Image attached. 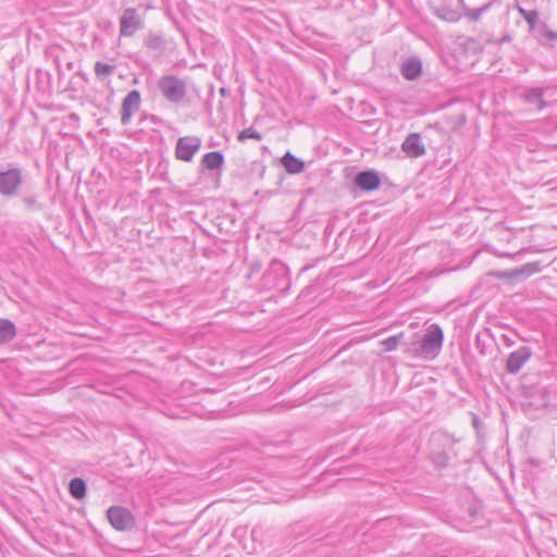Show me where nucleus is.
Here are the masks:
<instances>
[{"instance_id": "nucleus-1", "label": "nucleus", "mask_w": 557, "mask_h": 557, "mask_svg": "<svg viewBox=\"0 0 557 557\" xmlns=\"http://www.w3.org/2000/svg\"><path fill=\"white\" fill-rule=\"evenodd\" d=\"M162 95L171 102H180L186 95V86L175 76H164L159 82Z\"/></svg>"}, {"instance_id": "nucleus-2", "label": "nucleus", "mask_w": 557, "mask_h": 557, "mask_svg": "<svg viewBox=\"0 0 557 557\" xmlns=\"http://www.w3.org/2000/svg\"><path fill=\"white\" fill-rule=\"evenodd\" d=\"M107 516L111 525L117 531H126L134 524L133 515L120 506L109 508Z\"/></svg>"}, {"instance_id": "nucleus-3", "label": "nucleus", "mask_w": 557, "mask_h": 557, "mask_svg": "<svg viewBox=\"0 0 557 557\" xmlns=\"http://www.w3.org/2000/svg\"><path fill=\"white\" fill-rule=\"evenodd\" d=\"M200 148V139L185 136L178 139L175 154L178 160L189 162Z\"/></svg>"}, {"instance_id": "nucleus-4", "label": "nucleus", "mask_w": 557, "mask_h": 557, "mask_svg": "<svg viewBox=\"0 0 557 557\" xmlns=\"http://www.w3.org/2000/svg\"><path fill=\"white\" fill-rule=\"evenodd\" d=\"M443 332L437 325H431L422 342V351L426 356H433L442 346Z\"/></svg>"}, {"instance_id": "nucleus-5", "label": "nucleus", "mask_w": 557, "mask_h": 557, "mask_svg": "<svg viewBox=\"0 0 557 557\" xmlns=\"http://www.w3.org/2000/svg\"><path fill=\"white\" fill-rule=\"evenodd\" d=\"M21 172L16 169L0 172V194L3 196L14 194L21 185Z\"/></svg>"}, {"instance_id": "nucleus-6", "label": "nucleus", "mask_w": 557, "mask_h": 557, "mask_svg": "<svg viewBox=\"0 0 557 557\" xmlns=\"http://www.w3.org/2000/svg\"><path fill=\"white\" fill-rule=\"evenodd\" d=\"M140 106V94L137 90L131 91L123 101L122 117L123 124H127L134 112L138 111Z\"/></svg>"}, {"instance_id": "nucleus-7", "label": "nucleus", "mask_w": 557, "mask_h": 557, "mask_svg": "<svg viewBox=\"0 0 557 557\" xmlns=\"http://www.w3.org/2000/svg\"><path fill=\"white\" fill-rule=\"evenodd\" d=\"M401 148L410 158H419L424 154L425 148L419 134H410L404 140Z\"/></svg>"}, {"instance_id": "nucleus-8", "label": "nucleus", "mask_w": 557, "mask_h": 557, "mask_svg": "<svg viewBox=\"0 0 557 557\" xmlns=\"http://www.w3.org/2000/svg\"><path fill=\"white\" fill-rule=\"evenodd\" d=\"M140 24L139 16L135 10H126L121 18V35L132 36Z\"/></svg>"}, {"instance_id": "nucleus-9", "label": "nucleus", "mask_w": 557, "mask_h": 557, "mask_svg": "<svg viewBox=\"0 0 557 557\" xmlns=\"http://www.w3.org/2000/svg\"><path fill=\"white\" fill-rule=\"evenodd\" d=\"M530 352L525 348H521L511 352L507 359V371L510 373L518 372L522 366L529 360Z\"/></svg>"}, {"instance_id": "nucleus-10", "label": "nucleus", "mask_w": 557, "mask_h": 557, "mask_svg": "<svg viewBox=\"0 0 557 557\" xmlns=\"http://www.w3.org/2000/svg\"><path fill=\"white\" fill-rule=\"evenodd\" d=\"M355 183L363 190H374L380 185V180L374 172L366 171L357 174Z\"/></svg>"}, {"instance_id": "nucleus-11", "label": "nucleus", "mask_w": 557, "mask_h": 557, "mask_svg": "<svg viewBox=\"0 0 557 557\" xmlns=\"http://www.w3.org/2000/svg\"><path fill=\"white\" fill-rule=\"evenodd\" d=\"M281 163L289 174H299L305 169V163L290 152H286L282 157Z\"/></svg>"}, {"instance_id": "nucleus-12", "label": "nucleus", "mask_w": 557, "mask_h": 557, "mask_svg": "<svg viewBox=\"0 0 557 557\" xmlns=\"http://www.w3.org/2000/svg\"><path fill=\"white\" fill-rule=\"evenodd\" d=\"M400 70L406 79L412 81L421 75L422 64L419 60L410 59L403 63Z\"/></svg>"}, {"instance_id": "nucleus-13", "label": "nucleus", "mask_w": 557, "mask_h": 557, "mask_svg": "<svg viewBox=\"0 0 557 557\" xmlns=\"http://www.w3.org/2000/svg\"><path fill=\"white\" fill-rule=\"evenodd\" d=\"M15 335L14 323L7 319H0V345L12 341Z\"/></svg>"}, {"instance_id": "nucleus-14", "label": "nucleus", "mask_w": 557, "mask_h": 557, "mask_svg": "<svg viewBox=\"0 0 557 557\" xmlns=\"http://www.w3.org/2000/svg\"><path fill=\"white\" fill-rule=\"evenodd\" d=\"M203 165L209 170H215L223 163V156L220 152H209L202 158Z\"/></svg>"}, {"instance_id": "nucleus-15", "label": "nucleus", "mask_w": 557, "mask_h": 557, "mask_svg": "<svg viewBox=\"0 0 557 557\" xmlns=\"http://www.w3.org/2000/svg\"><path fill=\"white\" fill-rule=\"evenodd\" d=\"M86 485L82 479H73L70 482V493L74 498L81 499L85 496Z\"/></svg>"}, {"instance_id": "nucleus-16", "label": "nucleus", "mask_w": 557, "mask_h": 557, "mask_svg": "<svg viewBox=\"0 0 557 557\" xmlns=\"http://www.w3.org/2000/svg\"><path fill=\"white\" fill-rule=\"evenodd\" d=\"M403 336H404V334L400 333L399 335H394V336H391V337H388V338H386L384 341H381L380 342V346L382 348L381 351L382 352H389V351L395 350L398 347Z\"/></svg>"}, {"instance_id": "nucleus-17", "label": "nucleus", "mask_w": 557, "mask_h": 557, "mask_svg": "<svg viewBox=\"0 0 557 557\" xmlns=\"http://www.w3.org/2000/svg\"><path fill=\"white\" fill-rule=\"evenodd\" d=\"M237 139L239 141H245L246 139L261 140L262 139V135L257 129H255L253 127H249V128H246V129L242 131L238 134Z\"/></svg>"}, {"instance_id": "nucleus-18", "label": "nucleus", "mask_w": 557, "mask_h": 557, "mask_svg": "<svg viewBox=\"0 0 557 557\" xmlns=\"http://www.w3.org/2000/svg\"><path fill=\"white\" fill-rule=\"evenodd\" d=\"M520 13L523 15V17L525 18V21L529 23V24H533L537 17V14L536 12L534 11H531V12H527L525 10L523 9H520L519 10Z\"/></svg>"}, {"instance_id": "nucleus-19", "label": "nucleus", "mask_w": 557, "mask_h": 557, "mask_svg": "<svg viewBox=\"0 0 557 557\" xmlns=\"http://www.w3.org/2000/svg\"><path fill=\"white\" fill-rule=\"evenodd\" d=\"M111 71H112V66H110L108 64H101V63H97L96 64V73L98 75H100V74H109Z\"/></svg>"}]
</instances>
